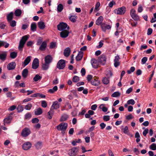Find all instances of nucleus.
Wrapping results in <instances>:
<instances>
[{
	"label": "nucleus",
	"instance_id": "obj_41",
	"mask_svg": "<svg viewBox=\"0 0 156 156\" xmlns=\"http://www.w3.org/2000/svg\"><path fill=\"white\" fill-rule=\"evenodd\" d=\"M99 108L101 109L102 111L104 112H106L108 110V109L107 108L104 106V104L101 105H100Z\"/></svg>",
	"mask_w": 156,
	"mask_h": 156
},
{
	"label": "nucleus",
	"instance_id": "obj_37",
	"mask_svg": "<svg viewBox=\"0 0 156 156\" xmlns=\"http://www.w3.org/2000/svg\"><path fill=\"white\" fill-rule=\"evenodd\" d=\"M37 28L36 23H33L31 25V30L32 31H34Z\"/></svg>",
	"mask_w": 156,
	"mask_h": 156
},
{
	"label": "nucleus",
	"instance_id": "obj_46",
	"mask_svg": "<svg viewBox=\"0 0 156 156\" xmlns=\"http://www.w3.org/2000/svg\"><path fill=\"white\" fill-rule=\"evenodd\" d=\"M150 148L152 150H156V144L153 143L150 146Z\"/></svg>",
	"mask_w": 156,
	"mask_h": 156
},
{
	"label": "nucleus",
	"instance_id": "obj_45",
	"mask_svg": "<svg viewBox=\"0 0 156 156\" xmlns=\"http://www.w3.org/2000/svg\"><path fill=\"white\" fill-rule=\"evenodd\" d=\"M120 94L119 92H114L112 95V97H116L120 96Z\"/></svg>",
	"mask_w": 156,
	"mask_h": 156
},
{
	"label": "nucleus",
	"instance_id": "obj_8",
	"mask_svg": "<svg viewBox=\"0 0 156 156\" xmlns=\"http://www.w3.org/2000/svg\"><path fill=\"white\" fill-rule=\"evenodd\" d=\"M39 65V61L38 59L37 58H34L32 63V68L34 69H36L38 67Z\"/></svg>",
	"mask_w": 156,
	"mask_h": 156
},
{
	"label": "nucleus",
	"instance_id": "obj_26",
	"mask_svg": "<svg viewBox=\"0 0 156 156\" xmlns=\"http://www.w3.org/2000/svg\"><path fill=\"white\" fill-rule=\"evenodd\" d=\"M54 112V110L50 108V111L48 112L47 115V118L49 119H51Z\"/></svg>",
	"mask_w": 156,
	"mask_h": 156
},
{
	"label": "nucleus",
	"instance_id": "obj_7",
	"mask_svg": "<svg viewBox=\"0 0 156 156\" xmlns=\"http://www.w3.org/2000/svg\"><path fill=\"white\" fill-rule=\"evenodd\" d=\"M30 133V131L28 128H25L23 129L21 133V135L23 137H26Z\"/></svg>",
	"mask_w": 156,
	"mask_h": 156
},
{
	"label": "nucleus",
	"instance_id": "obj_47",
	"mask_svg": "<svg viewBox=\"0 0 156 156\" xmlns=\"http://www.w3.org/2000/svg\"><path fill=\"white\" fill-rule=\"evenodd\" d=\"M72 80L74 82H77L79 80V78L78 76H75L73 78Z\"/></svg>",
	"mask_w": 156,
	"mask_h": 156
},
{
	"label": "nucleus",
	"instance_id": "obj_57",
	"mask_svg": "<svg viewBox=\"0 0 156 156\" xmlns=\"http://www.w3.org/2000/svg\"><path fill=\"white\" fill-rule=\"evenodd\" d=\"M103 119L106 121H108L110 119V116L108 115H105L103 117Z\"/></svg>",
	"mask_w": 156,
	"mask_h": 156
},
{
	"label": "nucleus",
	"instance_id": "obj_40",
	"mask_svg": "<svg viewBox=\"0 0 156 156\" xmlns=\"http://www.w3.org/2000/svg\"><path fill=\"white\" fill-rule=\"evenodd\" d=\"M22 13L20 9H17L16 10L15 12V14L16 16H20Z\"/></svg>",
	"mask_w": 156,
	"mask_h": 156
},
{
	"label": "nucleus",
	"instance_id": "obj_32",
	"mask_svg": "<svg viewBox=\"0 0 156 156\" xmlns=\"http://www.w3.org/2000/svg\"><path fill=\"white\" fill-rule=\"evenodd\" d=\"M49 64L45 62V63L42 64V68L44 70H47L49 68Z\"/></svg>",
	"mask_w": 156,
	"mask_h": 156
},
{
	"label": "nucleus",
	"instance_id": "obj_20",
	"mask_svg": "<svg viewBox=\"0 0 156 156\" xmlns=\"http://www.w3.org/2000/svg\"><path fill=\"white\" fill-rule=\"evenodd\" d=\"M31 57L30 56H28L25 60L23 63V66L24 65L23 67L28 65L31 61Z\"/></svg>",
	"mask_w": 156,
	"mask_h": 156
},
{
	"label": "nucleus",
	"instance_id": "obj_6",
	"mask_svg": "<svg viewBox=\"0 0 156 156\" xmlns=\"http://www.w3.org/2000/svg\"><path fill=\"white\" fill-rule=\"evenodd\" d=\"M126 10V8L124 6L114 10V12L117 14L122 15L124 14Z\"/></svg>",
	"mask_w": 156,
	"mask_h": 156
},
{
	"label": "nucleus",
	"instance_id": "obj_34",
	"mask_svg": "<svg viewBox=\"0 0 156 156\" xmlns=\"http://www.w3.org/2000/svg\"><path fill=\"white\" fill-rule=\"evenodd\" d=\"M63 9V6L62 4H59L57 6V10L58 12H60L62 11Z\"/></svg>",
	"mask_w": 156,
	"mask_h": 156
},
{
	"label": "nucleus",
	"instance_id": "obj_31",
	"mask_svg": "<svg viewBox=\"0 0 156 156\" xmlns=\"http://www.w3.org/2000/svg\"><path fill=\"white\" fill-rule=\"evenodd\" d=\"M38 26L39 28L41 29H43L45 27L44 23L43 22H39L38 23Z\"/></svg>",
	"mask_w": 156,
	"mask_h": 156
},
{
	"label": "nucleus",
	"instance_id": "obj_61",
	"mask_svg": "<svg viewBox=\"0 0 156 156\" xmlns=\"http://www.w3.org/2000/svg\"><path fill=\"white\" fill-rule=\"evenodd\" d=\"M147 57H144L141 60V61H142V63H143V64H144L145 63L146 61H147Z\"/></svg>",
	"mask_w": 156,
	"mask_h": 156
},
{
	"label": "nucleus",
	"instance_id": "obj_52",
	"mask_svg": "<svg viewBox=\"0 0 156 156\" xmlns=\"http://www.w3.org/2000/svg\"><path fill=\"white\" fill-rule=\"evenodd\" d=\"M87 79L88 82L90 81L93 80V76L91 75H89L87 76Z\"/></svg>",
	"mask_w": 156,
	"mask_h": 156
},
{
	"label": "nucleus",
	"instance_id": "obj_63",
	"mask_svg": "<svg viewBox=\"0 0 156 156\" xmlns=\"http://www.w3.org/2000/svg\"><path fill=\"white\" fill-rule=\"evenodd\" d=\"M115 4V2L113 1H112L109 3L108 5L110 7L112 8V7L113 5Z\"/></svg>",
	"mask_w": 156,
	"mask_h": 156
},
{
	"label": "nucleus",
	"instance_id": "obj_4",
	"mask_svg": "<svg viewBox=\"0 0 156 156\" xmlns=\"http://www.w3.org/2000/svg\"><path fill=\"white\" fill-rule=\"evenodd\" d=\"M78 150V147H73L69 150L68 154L70 156H75L77 154Z\"/></svg>",
	"mask_w": 156,
	"mask_h": 156
},
{
	"label": "nucleus",
	"instance_id": "obj_27",
	"mask_svg": "<svg viewBox=\"0 0 156 156\" xmlns=\"http://www.w3.org/2000/svg\"><path fill=\"white\" fill-rule=\"evenodd\" d=\"M69 20L73 23L75 22L77 18V16L74 15H71L69 16Z\"/></svg>",
	"mask_w": 156,
	"mask_h": 156
},
{
	"label": "nucleus",
	"instance_id": "obj_44",
	"mask_svg": "<svg viewBox=\"0 0 156 156\" xmlns=\"http://www.w3.org/2000/svg\"><path fill=\"white\" fill-rule=\"evenodd\" d=\"M106 75L108 78H109L112 76V73L111 71L108 70L106 72Z\"/></svg>",
	"mask_w": 156,
	"mask_h": 156
},
{
	"label": "nucleus",
	"instance_id": "obj_3",
	"mask_svg": "<svg viewBox=\"0 0 156 156\" xmlns=\"http://www.w3.org/2000/svg\"><path fill=\"white\" fill-rule=\"evenodd\" d=\"M58 30L59 31H64L65 30H69V27L68 26L67 24L65 23L62 22L57 26Z\"/></svg>",
	"mask_w": 156,
	"mask_h": 156
},
{
	"label": "nucleus",
	"instance_id": "obj_22",
	"mask_svg": "<svg viewBox=\"0 0 156 156\" xmlns=\"http://www.w3.org/2000/svg\"><path fill=\"white\" fill-rule=\"evenodd\" d=\"M7 56V53L6 52H4L0 54V59L4 61L5 60Z\"/></svg>",
	"mask_w": 156,
	"mask_h": 156
},
{
	"label": "nucleus",
	"instance_id": "obj_49",
	"mask_svg": "<svg viewBox=\"0 0 156 156\" xmlns=\"http://www.w3.org/2000/svg\"><path fill=\"white\" fill-rule=\"evenodd\" d=\"M135 103V101L134 100L131 99L128 100L127 102V104L128 105H133Z\"/></svg>",
	"mask_w": 156,
	"mask_h": 156
},
{
	"label": "nucleus",
	"instance_id": "obj_28",
	"mask_svg": "<svg viewBox=\"0 0 156 156\" xmlns=\"http://www.w3.org/2000/svg\"><path fill=\"white\" fill-rule=\"evenodd\" d=\"M69 116L66 114H64L61 116L60 119L61 122L67 120Z\"/></svg>",
	"mask_w": 156,
	"mask_h": 156
},
{
	"label": "nucleus",
	"instance_id": "obj_24",
	"mask_svg": "<svg viewBox=\"0 0 156 156\" xmlns=\"http://www.w3.org/2000/svg\"><path fill=\"white\" fill-rule=\"evenodd\" d=\"M70 49L69 48H66L64 51V55L66 57L69 56L70 55Z\"/></svg>",
	"mask_w": 156,
	"mask_h": 156
},
{
	"label": "nucleus",
	"instance_id": "obj_58",
	"mask_svg": "<svg viewBox=\"0 0 156 156\" xmlns=\"http://www.w3.org/2000/svg\"><path fill=\"white\" fill-rule=\"evenodd\" d=\"M103 41H101L99 42V45L97 46V48H100L102 47L103 45Z\"/></svg>",
	"mask_w": 156,
	"mask_h": 156
},
{
	"label": "nucleus",
	"instance_id": "obj_29",
	"mask_svg": "<svg viewBox=\"0 0 156 156\" xmlns=\"http://www.w3.org/2000/svg\"><path fill=\"white\" fill-rule=\"evenodd\" d=\"M42 110L41 108H39L36 109L34 112L35 115H41L42 114Z\"/></svg>",
	"mask_w": 156,
	"mask_h": 156
},
{
	"label": "nucleus",
	"instance_id": "obj_23",
	"mask_svg": "<svg viewBox=\"0 0 156 156\" xmlns=\"http://www.w3.org/2000/svg\"><path fill=\"white\" fill-rule=\"evenodd\" d=\"M83 55V53L81 51L79 52L77 55L76 56V59L77 61H80L82 58Z\"/></svg>",
	"mask_w": 156,
	"mask_h": 156
},
{
	"label": "nucleus",
	"instance_id": "obj_14",
	"mask_svg": "<svg viewBox=\"0 0 156 156\" xmlns=\"http://www.w3.org/2000/svg\"><path fill=\"white\" fill-rule=\"evenodd\" d=\"M69 34V30H65L60 32V35L62 38H66L68 36Z\"/></svg>",
	"mask_w": 156,
	"mask_h": 156
},
{
	"label": "nucleus",
	"instance_id": "obj_43",
	"mask_svg": "<svg viewBox=\"0 0 156 156\" xmlns=\"http://www.w3.org/2000/svg\"><path fill=\"white\" fill-rule=\"evenodd\" d=\"M9 23L10 26L12 27H14L16 26V22L15 20L10 21H9Z\"/></svg>",
	"mask_w": 156,
	"mask_h": 156
},
{
	"label": "nucleus",
	"instance_id": "obj_5",
	"mask_svg": "<svg viewBox=\"0 0 156 156\" xmlns=\"http://www.w3.org/2000/svg\"><path fill=\"white\" fill-rule=\"evenodd\" d=\"M66 66L65 61L63 59L59 60L57 63V67L59 69H63Z\"/></svg>",
	"mask_w": 156,
	"mask_h": 156
},
{
	"label": "nucleus",
	"instance_id": "obj_62",
	"mask_svg": "<svg viewBox=\"0 0 156 156\" xmlns=\"http://www.w3.org/2000/svg\"><path fill=\"white\" fill-rule=\"evenodd\" d=\"M123 132L125 134H127L129 132L128 128L127 126L125 127L124 129Z\"/></svg>",
	"mask_w": 156,
	"mask_h": 156
},
{
	"label": "nucleus",
	"instance_id": "obj_9",
	"mask_svg": "<svg viewBox=\"0 0 156 156\" xmlns=\"http://www.w3.org/2000/svg\"><path fill=\"white\" fill-rule=\"evenodd\" d=\"M98 61L100 63L104 65L106 61V58L105 55H100L98 58Z\"/></svg>",
	"mask_w": 156,
	"mask_h": 156
},
{
	"label": "nucleus",
	"instance_id": "obj_48",
	"mask_svg": "<svg viewBox=\"0 0 156 156\" xmlns=\"http://www.w3.org/2000/svg\"><path fill=\"white\" fill-rule=\"evenodd\" d=\"M32 106V104L30 103H29L25 106V109L27 110H30Z\"/></svg>",
	"mask_w": 156,
	"mask_h": 156
},
{
	"label": "nucleus",
	"instance_id": "obj_10",
	"mask_svg": "<svg viewBox=\"0 0 156 156\" xmlns=\"http://www.w3.org/2000/svg\"><path fill=\"white\" fill-rule=\"evenodd\" d=\"M31 147V143L29 142H27L23 145V148L24 150H27L30 149Z\"/></svg>",
	"mask_w": 156,
	"mask_h": 156
},
{
	"label": "nucleus",
	"instance_id": "obj_13",
	"mask_svg": "<svg viewBox=\"0 0 156 156\" xmlns=\"http://www.w3.org/2000/svg\"><path fill=\"white\" fill-rule=\"evenodd\" d=\"M16 64L15 62L10 63L7 66V68L8 70H12L14 69L16 67Z\"/></svg>",
	"mask_w": 156,
	"mask_h": 156
},
{
	"label": "nucleus",
	"instance_id": "obj_53",
	"mask_svg": "<svg viewBox=\"0 0 156 156\" xmlns=\"http://www.w3.org/2000/svg\"><path fill=\"white\" fill-rule=\"evenodd\" d=\"M17 111L19 112H22L23 110V108L22 106H18L17 108Z\"/></svg>",
	"mask_w": 156,
	"mask_h": 156
},
{
	"label": "nucleus",
	"instance_id": "obj_25",
	"mask_svg": "<svg viewBox=\"0 0 156 156\" xmlns=\"http://www.w3.org/2000/svg\"><path fill=\"white\" fill-rule=\"evenodd\" d=\"M58 89L57 86H55L52 89L48 90V92L50 94H53Z\"/></svg>",
	"mask_w": 156,
	"mask_h": 156
},
{
	"label": "nucleus",
	"instance_id": "obj_33",
	"mask_svg": "<svg viewBox=\"0 0 156 156\" xmlns=\"http://www.w3.org/2000/svg\"><path fill=\"white\" fill-rule=\"evenodd\" d=\"M35 146L37 149H41L42 146V143L41 142H38L36 143Z\"/></svg>",
	"mask_w": 156,
	"mask_h": 156
},
{
	"label": "nucleus",
	"instance_id": "obj_1",
	"mask_svg": "<svg viewBox=\"0 0 156 156\" xmlns=\"http://www.w3.org/2000/svg\"><path fill=\"white\" fill-rule=\"evenodd\" d=\"M29 37L30 36L29 35H27L22 37L20 41L19 45L18 47V49L20 51H22L24 44L28 39Z\"/></svg>",
	"mask_w": 156,
	"mask_h": 156
},
{
	"label": "nucleus",
	"instance_id": "obj_64",
	"mask_svg": "<svg viewBox=\"0 0 156 156\" xmlns=\"http://www.w3.org/2000/svg\"><path fill=\"white\" fill-rule=\"evenodd\" d=\"M58 83V79L57 78L54 80L53 81V84L56 85Z\"/></svg>",
	"mask_w": 156,
	"mask_h": 156
},
{
	"label": "nucleus",
	"instance_id": "obj_16",
	"mask_svg": "<svg viewBox=\"0 0 156 156\" xmlns=\"http://www.w3.org/2000/svg\"><path fill=\"white\" fill-rule=\"evenodd\" d=\"M40 45H41L39 48V50L41 51H44L46 48L47 46L46 41H44Z\"/></svg>",
	"mask_w": 156,
	"mask_h": 156
},
{
	"label": "nucleus",
	"instance_id": "obj_17",
	"mask_svg": "<svg viewBox=\"0 0 156 156\" xmlns=\"http://www.w3.org/2000/svg\"><path fill=\"white\" fill-rule=\"evenodd\" d=\"M101 27L102 28V30L103 31L105 32L106 29H110L111 27L110 25H108L105 23H103L101 24Z\"/></svg>",
	"mask_w": 156,
	"mask_h": 156
},
{
	"label": "nucleus",
	"instance_id": "obj_18",
	"mask_svg": "<svg viewBox=\"0 0 156 156\" xmlns=\"http://www.w3.org/2000/svg\"><path fill=\"white\" fill-rule=\"evenodd\" d=\"M12 119V116L10 115H9L8 116L5 118L4 120V125H5V124L9 123L11 122Z\"/></svg>",
	"mask_w": 156,
	"mask_h": 156
},
{
	"label": "nucleus",
	"instance_id": "obj_42",
	"mask_svg": "<svg viewBox=\"0 0 156 156\" xmlns=\"http://www.w3.org/2000/svg\"><path fill=\"white\" fill-rule=\"evenodd\" d=\"M56 47V43L55 42H51L50 44V48H54Z\"/></svg>",
	"mask_w": 156,
	"mask_h": 156
},
{
	"label": "nucleus",
	"instance_id": "obj_12",
	"mask_svg": "<svg viewBox=\"0 0 156 156\" xmlns=\"http://www.w3.org/2000/svg\"><path fill=\"white\" fill-rule=\"evenodd\" d=\"M119 59L120 57L118 55H117L115 57V59L114 60V66L115 67H117L120 65Z\"/></svg>",
	"mask_w": 156,
	"mask_h": 156
},
{
	"label": "nucleus",
	"instance_id": "obj_35",
	"mask_svg": "<svg viewBox=\"0 0 156 156\" xmlns=\"http://www.w3.org/2000/svg\"><path fill=\"white\" fill-rule=\"evenodd\" d=\"M13 13L12 12H10L7 15V19L8 21L12 20L13 18Z\"/></svg>",
	"mask_w": 156,
	"mask_h": 156
},
{
	"label": "nucleus",
	"instance_id": "obj_36",
	"mask_svg": "<svg viewBox=\"0 0 156 156\" xmlns=\"http://www.w3.org/2000/svg\"><path fill=\"white\" fill-rule=\"evenodd\" d=\"M17 55V52L16 51L11 52L10 54V57L13 59L16 58Z\"/></svg>",
	"mask_w": 156,
	"mask_h": 156
},
{
	"label": "nucleus",
	"instance_id": "obj_50",
	"mask_svg": "<svg viewBox=\"0 0 156 156\" xmlns=\"http://www.w3.org/2000/svg\"><path fill=\"white\" fill-rule=\"evenodd\" d=\"M132 18L134 19L135 20L137 21L139 20V16L136 14L131 16Z\"/></svg>",
	"mask_w": 156,
	"mask_h": 156
},
{
	"label": "nucleus",
	"instance_id": "obj_60",
	"mask_svg": "<svg viewBox=\"0 0 156 156\" xmlns=\"http://www.w3.org/2000/svg\"><path fill=\"white\" fill-rule=\"evenodd\" d=\"M39 119L37 118L33 119L32 120V122L33 123H37L38 122Z\"/></svg>",
	"mask_w": 156,
	"mask_h": 156
},
{
	"label": "nucleus",
	"instance_id": "obj_51",
	"mask_svg": "<svg viewBox=\"0 0 156 156\" xmlns=\"http://www.w3.org/2000/svg\"><path fill=\"white\" fill-rule=\"evenodd\" d=\"M135 70V68L134 67H132L130 68L129 70H128L127 72L128 74H130L132 72H133Z\"/></svg>",
	"mask_w": 156,
	"mask_h": 156
},
{
	"label": "nucleus",
	"instance_id": "obj_38",
	"mask_svg": "<svg viewBox=\"0 0 156 156\" xmlns=\"http://www.w3.org/2000/svg\"><path fill=\"white\" fill-rule=\"evenodd\" d=\"M109 78L105 77L102 80L103 83L105 84H108L109 82Z\"/></svg>",
	"mask_w": 156,
	"mask_h": 156
},
{
	"label": "nucleus",
	"instance_id": "obj_15",
	"mask_svg": "<svg viewBox=\"0 0 156 156\" xmlns=\"http://www.w3.org/2000/svg\"><path fill=\"white\" fill-rule=\"evenodd\" d=\"M60 104L58 103L57 101L54 102L51 107V109L53 110L54 109H57L59 108Z\"/></svg>",
	"mask_w": 156,
	"mask_h": 156
},
{
	"label": "nucleus",
	"instance_id": "obj_30",
	"mask_svg": "<svg viewBox=\"0 0 156 156\" xmlns=\"http://www.w3.org/2000/svg\"><path fill=\"white\" fill-rule=\"evenodd\" d=\"M28 73V70L27 69H25L23 70L22 72V76L24 78H26L27 76Z\"/></svg>",
	"mask_w": 156,
	"mask_h": 156
},
{
	"label": "nucleus",
	"instance_id": "obj_2",
	"mask_svg": "<svg viewBox=\"0 0 156 156\" xmlns=\"http://www.w3.org/2000/svg\"><path fill=\"white\" fill-rule=\"evenodd\" d=\"M68 124L66 123L62 122L56 127L57 129L61 131V133L64 135L67 128Z\"/></svg>",
	"mask_w": 156,
	"mask_h": 156
},
{
	"label": "nucleus",
	"instance_id": "obj_59",
	"mask_svg": "<svg viewBox=\"0 0 156 156\" xmlns=\"http://www.w3.org/2000/svg\"><path fill=\"white\" fill-rule=\"evenodd\" d=\"M42 43V39L41 38L39 39L37 42V45H41Z\"/></svg>",
	"mask_w": 156,
	"mask_h": 156
},
{
	"label": "nucleus",
	"instance_id": "obj_19",
	"mask_svg": "<svg viewBox=\"0 0 156 156\" xmlns=\"http://www.w3.org/2000/svg\"><path fill=\"white\" fill-rule=\"evenodd\" d=\"M103 20V16H100L96 20V24L97 25H101V24H103L102 23Z\"/></svg>",
	"mask_w": 156,
	"mask_h": 156
},
{
	"label": "nucleus",
	"instance_id": "obj_54",
	"mask_svg": "<svg viewBox=\"0 0 156 156\" xmlns=\"http://www.w3.org/2000/svg\"><path fill=\"white\" fill-rule=\"evenodd\" d=\"M25 118L26 119H29L31 117V115L30 113L26 114L25 116Z\"/></svg>",
	"mask_w": 156,
	"mask_h": 156
},
{
	"label": "nucleus",
	"instance_id": "obj_39",
	"mask_svg": "<svg viewBox=\"0 0 156 156\" xmlns=\"http://www.w3.org/2000/svg\"><path fill=\"white\" fill-rule=\"evenodd\" d=\"M42 77L38 74L36 75L33 78V80L34 81L36 82L39 80H41Z\"/></svg>",
	"mask_w": 156,
	"mask_h": 156
},
{
	"label": "nucleus",
	"instance_id": "obj_56",
	"mask_svg": "<svg viewBox=\"0 0 156 156\" xmlns=\"http://www.w3.org/2000/svg\"><path fill=\"white\" fill-rule=\"evenodd\" d=\"M136 13V11L134 9H132L130 12V14L131 16H132L133 15H135Z\"/></svg>",
	"mask_w": 156,
	"mask_h": 156
},
{
	"label": "nucleus",
	"instance_id": "obj_11",
	"mask_svg": "<svg viewBox=\"0 0 156 156\" xmlns=\"http://www.w3.org/2000/svg\"><path fill=\"white\" fill-rule=\"evenodd\" d=\"M91 83L94 86H98L100 84V82L97 77L94 76L93 77V80L91 81Z\"/></svg>",
	"mask_w": 156,
	"mask_h": 156
},
{
	"label": "nucleus",
	"instance_id": "obj_21",
	"mask_svg": "<svg viewBox=\"0 0 156 156\" xmlns=\"http://www.w3.org/2000/svg\"><path fill=\"white\" fill-rule=\"evenodd\" d=\"M52 58L50 55H47L45 57V61L47 63L50 64L52 61Z\"/></svg>",
	"mask_w": 156,
	"mask_h": 156
},
{
	"label": "nucleus",
	"instance_id": "obj_55",
	"mask_svg": "<svg viewBox=\"0 0 156 156\" xmlns=\"http://www.w3.org/2000/svg\"><path fill=\"white\" fill-rule=\"evenodd\" d=\"M47 105L46 102L45 101H43L41 102V106L44 108H46Z\"/></svg>",
	"mask_w": 156,
	"mask_h": 156
}]
</instances>
